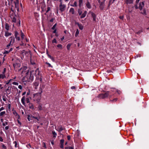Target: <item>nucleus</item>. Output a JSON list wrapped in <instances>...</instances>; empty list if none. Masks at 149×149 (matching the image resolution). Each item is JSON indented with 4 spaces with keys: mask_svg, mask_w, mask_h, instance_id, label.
Instances as JSON below:
<instances>
[{
    "mask_svg": "<svg viewBox=\"0 0 149 149\" xmlns=\"http://www.w3.org/2000/svg\"><path fill=\"white\" fill-rule=\"evenodd\" d=\"M21 69L22 70V76L25 77V78L27 79V80L28 82L32 81L33 79V74L34 71L33 70L30 71L26 66H24Z\"/></svg>",
    "mask_w": 149,
    "mask_h": 149,
    "instance_id": "obj_1",
    "label": "nucleus"
},
{
    "mask_svg": "<svg viewBox=\"0 0 149 149\" xmlns=\"http://www.w3.org/2000/svg\"><path fill=\"white\" fill-rule=\"evenodd\" d=\"M113 91H107L105 93L103 94L104 97L105 98L109 97V98L110 101L112 102H116L118 99L115 97L114 95Z\"/></svg>",
    "mask_w": 149,
    "mask_h": 149,
    "instance_id": "obj_2",
    "label": "nucleus"
},
{
    "mask_svg": "<svg viewBox=\"0 0 149 149\" xmlns=\"http://www.w3.org/2000/svg\"><path fill=\"white\" fill-rule=\"evenodd\" d=\"M42 92V90L41 87H40L39 89V92L33 95V100L38 103L40 102L41 98V94Z\"/></svg>",
    "mask_w": 149,
    "mask_h": 149,
    "instance_id": "obj_3",
    "label": "nucleus"
},
{
    "mask_svg": "<svg viewBox=\"0 0 149 149\" xmlns=\"http://www.w3.org/2000/svg\"><path fill=\"white\" fill-rule=\"evenodd\" d=\"M21 53L23 55H25L26 57H29L31 56V52L30 51H26L24 50L21 51Z\"/></svg>",
    "mask_w": 149,
    "mask_h": 149,
    "instance_id": "obj_4",
    "label": "nucleus"
},
{
    "mask_svg": "<svg viewBox=\"0 0 149 149\" xmlns=\"http://www.w3.org/2000/svg\"><path fill=\"white\" fill-rule=\"evenodd\" d=\"M25 101H26V103L27 104L30 103L29 98L27 97L26 99L25 96H23L21 99V101L22 104L24 105H25Z\"/></svg>",
    "mask_w": 149,
    "mask_h": 149,
    "instance_id": "obj_5",
    "label": "nucleus"
},
{
    "mask_svg": "<svg viewBox=\"0 0 149 149\" xmlns=\"http://www.w3.org/2000/svg\"><path fill=\"white\" fill-rule=\"evenodd\" d=\"M144 5V3L143 2H141L139 3V7H138L137 5L136 4L135 5V8L136 9L138 8L140 10H141Z\"/></svg>",
    "mask_w": 149,
    "mask_h": 149,
    "instance_id": "obj_6",
    "label": "nucleus"
},
{
    "mask_svg": "<svg viewBox=\"0 0 149 149\" xmlns=\"http://www.w3.org/2000/svg\"><path fill=\"white\" fill-rule=\"evenodd\" d=\"M66 6L63 4L62 3H60L59 5V10L61 12H63L65 10Z\"/></svg>",
    "mask_w": 149,
    "mask_h": 149,
    "instance_id": "obj_7",
    "label": "nucleus"
},
{
    "mask_svg": "<svg viewBox=\"0 0 149 149\" xmlns=\"http://www.w3.org/2000/svg\"><path fill=\"white\" fill-rule=\"evenodd\" d=\"M35 75L36 77V78L38 79L39 77L41 76L40 74V71L39 68H37L35 70Z\"/></svg>",
    "mask_w": 149,
    "mask_h": 149,
    "instance_id": "obj_8",
    "label": "nucleus"
},
{
    "mask_svg": "<svg viewBox=\"0 0 149 149\" xmlns=\"http://www.w3.org/2000/svg\"><path fill=\"white\" fill-rule=\"evenodd\" d=\"M89 14L91 15V16L93 18V20L94 21H96V16L95 14L91 11L89 12Z\"/></svg>",
    "mask_w": 149,
    "mask_h": 149,
    "instance_id": "obj_9",
    "label": "nucleus"
},
{
    "mask_svg": "<svg viewBox=\"0 0 149 149\" xmlns=\"http://www.w3.org/2000/svg\"><path fill=\"white\" fill-rule=\"evenodd\" d=\"M20 64L19 63H15L13 64V67L14 69L16 71L18 70L20 67Z\"/></svg>",
    "mask_w": 149,
    "mask_h": 149,
    "instance_id": "obj_10",
    "label": "nucleus"
},
{
    "mask_svg": "<svg viewBox=\"0 0 149 149\" xmlns=\"http://www.w3.org/2000/svg\"><path fill=\"white\" fill-rule=\"evenodd\" d=\"M36 115L37 116H31V118H34L36 119L37 121H38L39 120V119L40 118V116L39 115V114L37 113L36 114Z\"/></svg>",
    "mask_w": 149,
    "mask_h": 149,
    "instance_id": "obj_11",
    "label": "nucleus"
},
{
    "mask_svg": "<svg viewBox=\"0 0 149 149\" xmlns=\"http://www.w3.org/2000/svg\"><path fill=\"white\" fill-rule=\"evenodd\" d=\"M10 38L11 39V40L10 41L9 43L6 46V47L5 48V49H9L10 47L11 46V45H12L13 43V42L12 44V42L13 39V38L12 37H11Z\"/></svg>",
    "mask_w": 149,
    "mask_h": 149,
    "instance_id": "obj_12",
    "label": "nucleus"
},
{
    "mask_svg": "<svg viewBox=\"0 0 149 149\" xmlns=\"http://www.w3.org/2000/svg\"><path fill=\"white\" fill-rule=\"evenodd\" d=\"M39 85V82L38 81H36L33 83V86L34 87L35 89H36L37 88V87Z\"/></svg>",
    "mask_w": 149,
    "mask_h": 149,
    "instance_id": "obj_13",
    "label": "nucleus"
},
{
    "mask_svg": "<svg viewBox=\"0 0 149 149\" xmlns=\"http://www.w3.org/2000/svg\"><path fill=\"white\" fill-rule=\"evenodd\" d=\"M64 129V128L61 125H60L57 127L56 130L58 132H61Z\"/></svg>",
    "mask_w": 149,
    "mask_h": 149,
    "instance_id": "obj_14",
    "label": "nucleus"
},
{
    "mask_svg": "<svg viewBox=\"0 0 149 149\" xmlns=\"http://www.w3.org/2000/svg\"><path fill=\"white\" fill-rule=\"evenodd\" d=\"M86 5V7L88 9H91V6L88 0L87 1Z\"/></svg>",
    "mask_w": 149,
    "mask_h": 149,
    "instance_id": "obj_15",
    "label": "nucleus"
},
{
    "mask_svg": "<svg viewBox=\"0 0 149 149\" xmlns=\"http://www.w3.org/2000/svg\"><path fill=\"white\" fill-rule=\"evenodd\" d=\"M11 87L10 86H8V88L6 90V94L8 95L10 94L11 92Z\"/></svg>",
    "mask_w": 149,
    "mask_h": 149,
    "instance_id": "obj_16",
    "label": "nucleus"
},
{
    "mask_svg": "<svg viewBox=\"0 0 149 149\" xmlns=\"http://www.w3.org/2000/svg\"><path fill=\"white\" fill-rule=\"evenodd\" d=\"M64 140L62 139H61L60 141V147L61 148H63V144L64 142Z\"/></svg>",
    "mask_w": 149,
    "mask_h": 149,
    "instance_id": "obj_17",
    "label": "nucleus"
},
{
    "mask_svg": "<svg viewBox=\"0 0 149 149\" xmlns=\"http://www.w3.org/2000/svg\"><path fill=\"white\" fill-rule=\"evenodd\" d=\"M29 108L32 109H34V106L33 104L32 103H29L28 104Z\"/></svg>",
    "mask_w": 149,
    "mask_h": 149,
    "instance_id": "obj_18",
    "label": "nucleus"
},
{
    "mask_svg": "<svg viewBox=\"0 0 149 149\" xmlns=\"http://www.w3.org/2000/svg\"><path fill=\"white\" fill-rule=\"evenodd\" d=\"M46 7V5L45 4H43L42 6H41V8L42 9V12H43L45 11L46 10L45 7Z\"/></svg>",
    "mask_w": 149,
    "mask_h": 149,
    "instance_id": "obj_19",
    "label": "nucleus"
},
{
    "mask_svg": "<svg viewBox=\"0 0 149 149\" xmlns=\"http://www.w3.org/2000/svg\"><path fill=\"white\" fill-rule=\"evenodd\" d=\"M13 113L15 116L17 118H18V119L20 118V116L19 115H18L17 113L15 111H14Z\"/></svg>",
    "mask_w": 149,
    "mask_h": 149,
    "instance_id": "obj_20",
    "label": "nucleus"
},
{
    "mask_svg": "<svg viewBox=\"0 0 149 149\" xmlns=\"http://www.w3.org/2000/svg\"><path fill=\"white\" fill-rule=\"evenodd\" d=\"M87 13V11H85L82 15L81 14V15L80 17L82 19L85 17Z\"/></svg>",
    "mask_w": 149,
    "mask_h": 149,
    "instance_id": "obj_21",
    "label": "nucleus"
},
{
    "mask_svg": "<svg viewBox=\"0 0 149 149\" xmlns=\"http://www.w3.org/2000/svg\"><path fill=\"white\" fill-rule=\"evenodd\" d=\"M100 9L102 10L104 8V3L103 2H100L99 6Z\"/></svg>",
    "mask_w": 149,
    "mask_h": 149,
    "instance_id": "obj_22",
    "label": "nucleus"
},
{
    "mask_svg": "<svg viewBox=\"0 0 149 149\" xmlns=\"http://www.w3.org/2000/svg\"><path fill=\"white\" fill-rule=\"evenodd\" d=\"M141 11V13L143 14V15H146V10L145 9L143 8V9Z\"/></svg>",
    "mask_w": 149,
    "mask_h": 149,
    "instance_id": "obj_23",
    "label": "nucleus"
},
{
    "mask_svg": "<svg viewBox=\"0 0 149 149\" xmlns=\"http://www.w3.org/2000/svg\"><path fill=\"white\" fill-rule=\"evenodd\" d=\"M133 0H125V2L126 4H131L133 3Z\"/></svg>",
    "mask_w": 149,
    "mask_h": 149,
    "instance_id": "obj_24",
    "label": "nucleus"
},
{
    "mask_svg": "<svg viewBox=\"0 0 149 149\" xmlns=\"http://www.w3.org/2000/svg\"><path fill=\"white\" fill-rule=\"evenodd\" d=\"M69 12L71 13L72 14H74V8H71L69 10Z\"/></svg>",
    "mask_w": 149,
    "mask_h": 149,
    "instance_id": "obj_25",
    "label": "nucleus"
},
{
    "mask_svg": "<svg viewBox=\"0 0 149 149\" xmlns=\"http://www.w3.org/2000/svg\"><path fill=\"white\" fill-rule=\"evenodd\" d=\"M21 36L22 38V40L23 41L24 39H25V36L24 35L22 31H21Z\"/></svg>",
    "mask_w": 149,
    "mask_h": 149,
    "instance_id": "obj_26",
    "label": "nucleus"
},
{
    "mask_svg": "<svg viewBox=\"0 0 149 149\" xmlns=\"http://www.w3.org/2000/svg\"><path fill=\"white\" fill-rule=\"evenodd\" d=\"M100 99H104V98L103 95V94H100L98 95V97Z\"/></svg>",
    "mask_w": 149,
    "mask_h": 149,
    "instance_id": "obj_27",
    "label": "nucleus"
},
{
    "mask_svg": "<svg viewBox=\"0 0 149 149\" xmlns=\"http://www.w3.org/2000/svg\"><path fill=\"white\" fill-rule=\"evenodd\" d=\"M11 35V33L8 32V31L5 32V35L6 37H8L10 36Z\"/></svg>",
    "mask_w": 149,
    "mask_h": 149,
    "instance_id": "obj_28",
    "label": "nucleus"
},
{
    "mask_svg": "<svg viewBox=\"0 0 149 149\" xmlns=\"http://www.w3.org/2000/svg\"><path fill=\"white\" fill-rule=\"evenodd\" d=\"M38 109L39 111L41 110L42 109V104H39V105L38 107Z\"/></svg>",
    "mask_w": 149,
    "mask_h": 149,
    "instance_id": "obj_29",
    "label": "nucleus"
},
{
    "mask_svg": "<svg viewBox=\"0 0 149 149\" xmlns=\"http://www.w3.org/2000/svg\"><path fill=\"white\" fill-rule=\"evenodd\" d=\"M79 3V8H81L83 5V1H78Z\"/></svg>",
    "mask_w": 149,
    "mask_h": 149,
    "instance_id": "obj_30",
    "label": "nucleus"
},
{
    "mask_svg": "<svg viewBox=\"0 0 149 149\" xmlns=\"http://www.w3.org/2000/svg\"><path fill=\"white\" fill-rule=\"evenodd\" d=\"M5 29L8 31L9 29V26L8 23L6 24Z\"/></svg>",
    "mask_w": 149,
    "mask_h": 149,
    "instance_id": "obj_31",
    "label": "nucleus"
},
{
    "mask_svg": "<svg viewBox=\"0 0 149 149\" xmlns=\"http://www.w3.org/2000/svg\"><path fill=\"white\" fill-rule=\"evenodd\" d=\"M6 77L5 75L2 74H0V79H3L5 78Z\"/></svg>",
    "mask_w": 149,
    "mask_h": 149,
    "instance_id": "obj_32",
    "label": "nucleus"
},
{
    "mask_svg": "<svg viewBox=\"0 0 149 149\" xmlns=\"http://www.w3.org/2000/svg\"><path fill=\"white\" fill-rule=\"evenodd\" d=\"M78 25L79 29H80L81 30L83 29V27L81 24H79L78 23Z\"/></svg>",
    "mask_w": 149,
    "mask_h": 149,
    "instance_id": "obj_33",
    "label": "nucleus"
},
{
    "mask_svg": "<svg viewBox=\"0 0 149 149\" xmlns=\"http://www.w3.org/2000/svg\"><path fill=\"white\" fill-rule=\"evenodd\" d=\"M72 7H77V2L76 1H74L73 5H71Z\"/></svg>",
    "mask_w": 149,
    "mask_h": 149,
    "instance_id": "obj_34",
    "label": "nucleus"
},
{
    "mask_svg": "<svg viewBox=\"0 0 149 149\" xmlns=\"http://www.w3.org/2000/svg\"><path fill=\"white\" fill-rule=\"evenodd\" d=\"M57 47L59 49H62V45L61 44H58L57 45Z\"/></svg>",
    "mask_w": 149,
    "mask_h": 149,
    "instance_id": "obj_35",
    "label": "nucleus"
},
{
    "mask_svg": "<svg viewBox=\"0 0 149 149\" xmlns=\"http://www.w3.org/2000/svg\"><path fill=\"white\" fill-rule=\"evenodd\" d=\"M5 111H3L1 112L0 113V115L1 116H3L6 114Z\"/></svg>",
    "mask_w": 149,
    "mask_h": 149,
    "instance_id": "obj_36",
    "label": "nucleus"
},
{
    "mask_svg": "<svg viewBox=\"0 0 149 149\" xmlns=\"http://www.w3.org/2000/svg\"><path fill=\"white\" fill-rule=\"evenodd\" d=\"M45 63L47 65H48V67H51L52 68H53V66H52L49 63L47 62H45Z\"/></svg>",
    "mask_w": 149,
    "mask_h": 149,
    "instance_id": "obj_37",
    "label": "nucleus"
},
{
    "mask_svg": "<svg viewBox=\"0 0 149 149\" xmlns=\"http://www.w3.org/2000/svg\"><path fill=\"white\" fill-rule=\"evenodd\" d=\"M71 46V44H68L67 45V48L68 50H69L70 49V47Z\"/></svg>",
    "mask_w": 149,
    "mask_h": 149,
    "instance_id": "obj_38",
    "label": "nucleus"
},
{
    "mask_svg": "<svg viewBox=\"0 0 149 149\" xmlns=\"http://www.w3.org/2000/svg\"><path fill=\"white\" fill-rule=\"evenodd\" d=\"M78 13L79 15H81L82 13V12L81 10L80 9H79L78 10Z\"/></svg>",
    "mask_w": 149,
    "mask_h": 149,
    "instance_id": "obj_39",
    "label": "nucleus"
},
{
    "mask_svg": "<svg viewBox=\"0 0 149 149\" xmlns=\"http://www.w3.org/2000/svg\"><path fill=\"white\" fill-rule=\"evenodd\" d=\"M57 25V24L56 23L54 25L53 27H52V30H55V29H56V26Z\"/></svg>",
    "mask_w": 149,
    "mask_h": 149,
    "instance_id": "obj_40",
    "label": "nucleus"
},
{
    "mask_svg": "<svg viewBox=\"0 0 149 149\" xmlns=\"http://www.w3.org/2000/svg\"><path fill=\"white\" fill-rule=\"evenodd\" d=\"M79 34V31H78V29H77L76 31V33H75V36L76 37H77L78 36V35Z\"/></svg>",
    "mask_w": 149,
    "mask_h": 149,
    "instance_id": "obj_41",
    "label": "nucleus"
},
{
    "mask_svg": "<svg viewBox=\"0 0 149 149\" xmlns=\"http://www.w3.org/2000/svg\"><path fill=\"white\" fill-rule=\"evenodd\" d=\"M52 133V134H53V135H54V136H53L54 137H56V136L57 135V134L54 131H53Z\"/></svg>",
    "mask_w": 149,
    "mask_h": 149,
    "instance_id": "obj_42",
    "label": "nucleus"
},
{
    "mask_svg": "<svg viewBox=\"0 0 149 149\" xmlns=\"http://www.w3.org/2000/svg\"><path fill=\"white\" fill-rule=\"evenodd\" d=\"M52 43H57V41L56 39L55 38L54 39L52 40Z\"/></svg>",
    "mask_w": 149,
    "mask_h": 149,
    "instance_id": "obj_43",
    "label": "nucleus"
},
{
    "mask_svg": "<svg viewBox=\"0 0 149 149\" xmlns=\"http://www.w3.org/2000/svg\"><path fill=\"white\" fill-rule=\"evenodd\" d=\"M19 119H20V118L18 119V118H17V121L19 125L20 126L22 124L20 122Z\"/></svg>",
    "mask_w": 149,
    "mask_h": 149,
    "instance_id": "obj_44",
    "label": "nucleus"
},
{
    "mask_svg": "<svg viewBox=\"0 0 149 149\" xmlns=\"http://www.w3.org/2000/svg\"><path fill=\"white\" fill-rule=\"evenodd\" d=\"M6 68H4V69H3V71L2 72V74L5 75V73H6Z\"/></svg>",
    "mask_w": 149,
    "mask_h": 149,
    "instance_id": "obj_45",
    "label": "nucleus"
},
{
    "mask_svg": "<svg viewBox=\"0 0 149 149\" xmlns=\"http://www.w3.org/2000/svg\"><path fill=\"white\" fill-rule=\"evenodd\" d=\"M12 22H16V19L15 17H13L12 19Z\"/></svg>",
    "mask_w": 149,
    "mask_h": 149,
    "instance_id": "obj_46",
    "label": "nucleus"
},
{
    "mask_svg": "<svg viewBox=\"0 0 149 149\" xmlns=\"http://www.w3.org/2000/svg\"><path fill=\"white\" fill-rule=\"evenodd\" d=\"M50 8L49 7H48L47 8V10H46V13H47L50 10Z\"/></svg>",
    "mask_w": 149,
    "mask_h": 149,
    "instance_id": "obj_47",
    "label": "nucleus"
},
{
    "mask_svg": "<svg viewBox=\"0 0 149 149\" xmlns=\"http://www.w3.org/2000/svg\"><path fill=\"white\" fill-rule=\"evenodd\" d=\"M66 149H74L72 147H68L65 148Z\"/></svg>",
    "mask_w": 149,
    "mask_h": 149,
    "instance_id": "obj_48",
    "label": "nucleus"
},
{
    "mask_svg": "<svg viewBox=\"0 0 149 149\" xmlns=\"http://www.w3.org/2000/svg\"><path fill=\"white\" fill-rule=\"evenodd\" d=\"M12 84L13 85H18V83L16 82H13L12 83Z\"/></svg>",
    "mask_w": 149,
    "mask_h": 149,
    "instance_id": "obj_49",
    "label": "nucleus"
},
{
    "mask_svg": "<svg viewBox=\"0 0 149 149\" xmlns=\"http://www.w3.org/2000/svg\"><path fill=\"white\" fill-rule=\"evenodd\" d=\"M9 52H10L9 51L5 50L3 53V54H8L9 53Z\"/></svg>",
    "mask_w": 149,
    "mask_h": 149,
    "instance_id": "obj_50",
    "label": "nucleus"
},
{
    "mask_svg": "<svg viewBox=\"0 0 149 149\" xmlns=\"http://www.w3.org/2000/svg\"><path fill=\"white\" fill-rule=\"evenodd\" d=\"M2 98H3V100L4 101H6V99H7V98L5 96H3L2 97Z\"/></svg>",
    "mask_w": 149,
    "mask_h": 149,
    "instance_id": "obj_51",
    "label": "nucleus"
},
{
    "mask_svg": "<svg viewBox=\"0 0 149 149\" xmlns=\"http://www.w3.org/2000/svg\"><path fill=\"white\" fill-rule=\"evenodd\" d=\"M8 125V122H5V123H2V125L3 126H5L6 125Z\"/></svg>",
    "mask_w": 149,
    "mask_h": 149,
    "instance_id": "obj_52",
    "label": "nucleus"
},
{
    "mask_svg": "<svg viewBox=\"0 0 149 149\" xmlns=\"http://www.w3.org/2000/svg\"><path fill=\"white\" fill-rule=\"evenodd\" d=\"M142 31V30H139V31H138L136 33L137 34L139 35V34H140Z\"/></svg>",
    "mask_w": 149,
    "mask_h": 149,
    "instance_id": "obj_53",
    "label": "nucleus"
},
{
    "mask_svg": "<svg viewBox=\"0 0 149 149\" xmlns=\"http://www.w3.org/2000/svg\"><path fill=\"white\" fill-rule=\"evenodd\" d=\"M18 32H17V31H15V37H16L17 36H18Z\"/></svg>",
    "mask_w": 149,
    "mask_h": 149,
    "instance_id": "obj_54",
    "label": "nucleus"
},
{
    "mask_svg": "<svg viewBox=\"0 0 149 149\" xmlns=\"http://www.w3.org/2000/svg\"><path fill=\"white\" fill-rule=\"evenodd\" d=\"M16 77H15L13 79H10L9 80H8V81H9V82L10 83L11 82L13 81V79H16Z\"/></svg>",
    "mask_w": 149,
    "mask_h": 149,
    "instance_id": "obj_55",
    "label": "nucleus"
},
{
    "mask_svg": "<svg viewBox=\"0 0 149 149\" xmlns=\"http://www.w3.org/2000/svg\"><path fill=\"white\" fill-rule=\"evenodd\" d=\"M28 41L29 40H28L26 38L25 39H24V40L23 41L24 42H28Z\"/></svg>",
    "mask_w": 149,
    "mask_h": 149,
    "instance_id": "obj_56",
    "label": "nucleus"
},
{
    "mask_svg": "<svg viewBox=\"0 0 149 149\" xmlns=\"http://www.w3.org/2000/svg\"><path fill=\"white\" fill-rule=\"evenodd\" d=\"M15 37L17 40L19 41L20 40V38L18 36H17L16 37Z\"/></svg>",
    "mask_w": 149,
    "mask_h": 149,
    "instance_id": "obj_57",
    "label": "nucleus"
},
{
    "mask_svg": "<svg viewBox=\"0 0 149 149\" xmlns=\"http://www.w3.org/2000/svg\"><path fill=\"white\" fill-rule=\"evenodd\" d=\"M2 148L4 149H6V147L4 144H3Z\"/></svg>",
    "mask_w": 149,
    "mask_h": 149,
    "instance_id": "obj_58",
    "label": "nucleus"
},
{
    "mask_svg": "<svg viewBox=\"0 0 149 149\" xmlns=\"http://www.w3.org/2000/svg\"><path fill=\"white\" fill-rule=\"evenodd\" d=\"M115 1V0H110V1H109V3H113Z\"/></svg>",
    "mask_w": 149,
    "mask_h": 149,
    "instance_id": "obj_59",
    "label": "nucleus"
},
{
    "mask_svg": "<svg viewBox=\"0 0 149 149\" xmlns=\"http://www.w3.org/2000/svg\"><path fill=\"white\" fill-rule=\"evenodd\" d=\"M47 55H48V57L50 58H51L52 57L49 54H48V52H47Z\"/></svg>",
    "mask_w": 149,
    "mask_h": 149,
    "instance_id": "obj_60",
    "label": "nucleus"
},
{
    "mask_svg": "<svg viewBox=\"0 0 149 149\" xmlns=\"http://www.w3.org/2000/svg\"><path fill=\"white\" fill-rule=\"evenodd\" d=\"M18 88L20 89L21 90L22 89V86L21 85H19L18 87Z\"/></svg>",
    "mask_w": 149,
    "mask_h": 149,
    "instance_id": "obj_61",
    "label": "nucleus"
},
{
    "mask_svg": "<svg viewBox=\"0 0 149 149\" xmlns=\"http://www.w3.org/2000/svg\"><path fill=\"white\" fill-rule=\"evenodd\" d=\"M27 119L29 121H30V115H28V116Z\"/></svg>",
    "mask_w": 149,
    "mask_h": 149,
    "instance_id": "obj_62",
    "label": "nucleus"
},
{
    "mask_svg": "<svg viewBox=\"0 0 149 149\" xmlns=\"http://www.w3.org/2000/svg\"><path fill=\"white\" fill-rule=\"evenodd\" d=\"M4 108L3 107H1L0 108V112H1V111L4 110Z\"/></svg>",
    "mask_w": 149,
    "mask_h": 149,
    "instance_id": "obj_63",
    "label": "nucleus"
},
{
    "mask_svg": "<svg viewBox=\"0 0 149 149\" xmlns=\"http://www.w3.org/2000/svg\"><path fill=\"white\" fill-rule=\"evenodd\" d=\"M116 91L119 94H120L121 93V91L119 90H116Z\"/></svg>",
    "mask_w": 149,
    "mask_h": 149,
    "instance_id": "obj_64",
    "label": "nucleus"
}]
</instances>
